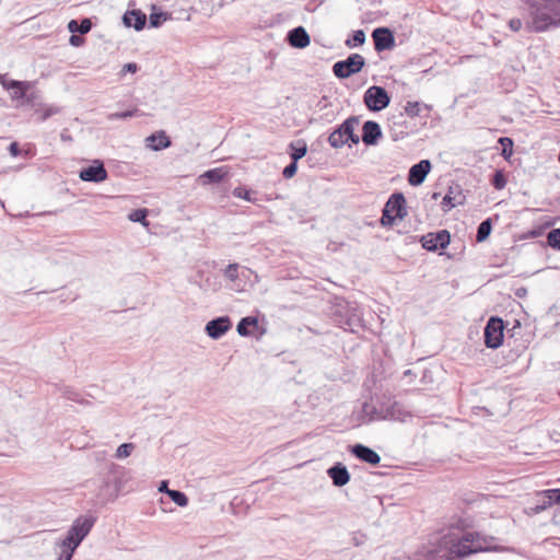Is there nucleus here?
Masks as SVG:
<instances>
[{"mask_svg": "<svg viewBox=\"0 0 560 560\" xmlns=\"http://www.w3.org/2000/svg\"><path fill=\"white\" fill-rule=\"evenodd\" d=\"M365 67V59L360 54H351L346 59L339 60L332 66V73L338 79H348L359 73Z\"/></svg>", "mask_w": 560, "mask_h": 560, "instance_id": "423d86ee", "label": "nucleus"}, {"mask_svg": "<svg viewBox=\"0 0 560 560\" xmlns=\"http://www.w3.org/2000/svg\"><path fill=\"white\" fill-rule=\"evenodd\" d=\"M325 119H326V121H329V122L332 121L335 119V113L332 110L329 113H326Z\"/></svg>", "mask_w": 560, "mask_h": 560, "instance_id": "0e129e2a", "label": "nucleus"}, {"mask_svg": "<svg viewBox=\"0 0 560 560\" xmlns=\"http://www.w3.org/2000/svg\"><path fill=\"white\" fill-rule=\"evenodd\" d=\"M133 450H135L133 443H122L117 447L115 456L117 458L128 457V456H130V454L132 453Z\"/></svg>", "mask_w": 560, "mask_h": 560, "instance_id": "37998d69", "label": "nucleus"}, {"mask_svg": "<svg viewBox=\"0 0 560 560\" xmlns=\"http://www.w3.org/2000/svg\"><path fill=\"white\" fill-rule=\"evenodd\" d=\"M433 372H441V369L439 366H434L433 369H425L422 372V383H432L434 380L431 377V374Z\"/></svg>", "mask_w": 560, "mask_h": 560, "instance_id": "603ef678", "label": "nucleus"}, {"mask_svg": "<svg viewBox=\"0 0 560 560\" xmlns=\"http://www.w3.org/2000/svg\"><path fill=\"white\" fill-rule=\"evenodd\" d=\"M20 106H27L34 108L36 113H39V108L43 107L39 91H36L33 88L28 90L27 95L24 97Z\"/></svg>", "mask_w": 560, "mask_h": 560, "instance_id": "bb28decb", "label": "nucleus"}, {"mask_svg": "<svg viewBox=\"0 0 560 560\" xmlns=\"http://www.w3.org/2000/svg\"><path fill=\"white\" fill-rule=\"evenodd\" d=\"M509 26L513 32H518L523 26V21L518 18L511 19L509 21Z\"/></svg>", "mask_w": 560, "mask_h": 560, "instance_id": "5fc2aeb1", "label": "nucleus"}, {"mask_svg": "<svg viewBox=\"0 0 560 560\" xmlns=\"http://www.w3.org/2000/svg\"><path fill=\"white\" fill-rule=\"evenodd\" d=\"M125 470L121 467L115 466L105 477L107 485L115 486L119 494L124 488Z\"/></svg>", "mask_w": 560, "mask_h": 560, "instance_id": "393cba45", "label": "nucleus"}, {"mask_svg": "<svg viewBox=\"0 0 560 560\" xmlns=\"http://www.w3.org/2000/svg\"><path fill=\"white\" fill-rule=\"evenodd\" d=\"M96 521L97 517L93 514L77 517L67 530L66 536L55 542L54 549L58 555L57 560H72L75 550L90 534Z\"/></svg>", "mask_w": 560, "mask_h": 560, "instance_id": "7ed1b4c3", "label": "nucleus"}, {"mask_svg": "<svg viewBox=\"0 0 560 560\" xmlns=\"http://www.w3.org/2000/svg\"><path fill=\"white\" fill-rule=\"evenodd\" d=\"M491 184L498 190H502L506 186V177L502 170H497L494 172Z\"/></svg>", "mask_w": 560, "mask_h": 560, "instance_id": "c9c22d12", "label": "nucleus"}, {"mask_svg": "<svg viewBox=\"0 0 560 560\" xmlns=\"http://www.w3.org/2000/svg\"><path fill=\"white\" fill-rule=\"evenodd\" d=\"M118 495L117 488L115 486L112 487L107 485V480L104 478L103 483L96 493V503L105 505L113 502Z\"/></svg>", "mask_w": 560, "mask_h": 560, "instance_id": "5701e85b", "label": "nucleus"}, {"mask_svg": "<svg viewBox=\"0 0 560 560\" xmlns=\"http://www.w3.org/2000/svg\"><path fill=\"white\" fill-rule=\"evenodd\" d=\"M138 113V109L135 108V109H130V110H125V112H118V113H113L108 116V118L110 120H114V119H127V118H130V117H133L136 116Z\"/></svg>", "mask_w": 560, "mask_h": 560, "instance_id": "8fccbe9b", "label": "nucleus"}, {"mask_svg": "<svg viewBox=\"0 0 560 560\" xmlns=\"http://www.w3.org/2000/svg\"><path fill=\"white\" fill-rule=\"evenodd\" d=\"M298 172V162L291 161L282 171V176L287 179L292 178Z\"/></svg>", "mask_w": 560, "mask_h": 560, "instance_id": "3c124183", "label": "nucleus"}, {"mask_svg": "<svg viewBox=\"0 0 560 560\" xmlns=\"http://www.w3.org/2000/svg\"><path fill=\"white\" fill-rule=\"evenodd\" d=\"M525 28L541 33L560 25V0H526Z\"/></svg>", "mask_w": 560, "mask_h": 560, "instance_id": "f03ea898", "label": "nucleus"}, {"mask_svg": "<svg viewBox=\"0 0 560 560\" xmlns=\"http://www.w3.org/2000/svg\"><path fill=\"white\" fill-rule=\"evenodd\" d=\"M10 80L7 79V74H0V83L4 88V84L8 83Z\"/></svg>", "mask_w": 560, "mask_h": 560, "instance_id": "338daca9", "label": "nucleus"}, {"mask_svg": "<svg viewBox=\"0 0 560 560\" xmlns=\"http://www.w3.org/2000/svg\"><path fill=\"white\" fill-rule=\"evenodd\" d=\"M389 365H390L389 360L375 361V363L373 365V372H372L373 381L380 382V381L385 380L386 377L383 375V373H384L386 366L390 368Z\"/></svg>", "mask_w": 560, "mask_h": 560, "instance_id": "2f4dec72", "label": "nucleus"}, {"mask_svg": "<svg viewBox=\"0 0 560 560\" xmlns=\"http://www.w3.org/2000/svg\"><path fill=\"white\" fill-rule=\"evenodd\" d=\"M122 23L127 27H133L136 31H141L145 26L147 15L140 10L127 11L122 15Z\"/></svg>", "mask_w": 560, "mask_h": 560, "instance_id": "4be33fe9", "label": "nucleus"}, {"mask_svg": "<svg viewBox=\"0 0 560 560\" xmlns=\"http://www.w3.org/2000/svg\"><path fill=\"white\" fill-rule=\"evenodd\" d=\"M33 88V83L30 81H18L10 80L4 84V89L11 93V98L16 101L19 105L23 102L27 95V91Z\"/></svg>", "mask_w": 560, "mask_h": 560, "instance_id": "aec40b11", "label": "nucleus"}, {"mask_svg": "<svg viewBox=\"0 0 560 560\" xmlns=\"http://www.w3.org/2000/svg\"><path fill=\"white\" fill-rule=\"evenodd\" d=\"M327 475L331 479L332 485L338 488L346 486L351 479V475L347 466L340 462L330 466L327 469Z\"/></svg>", "mask_w": 560, "mask_h": 560, "instance_id": "6ab92c4d", "label": "nucleus"}, {"mask_svg": "<svg viewBox=\"0 0 560 560\" xmlns=\"http://www.w3.org/2000/svg\"><path fill=\"white\" fill-rule=\"evenodd\" d=\"M167 485H168V482L166 480L161 481L160 487H159V491L166 493V490H170Z\"/></svg>", "mask_w": 560, "mask_h": 560, "instance_id": "680f3d73", "label": "nucleus"}, {"mask_svg": "<svg viewBox=\"0 0 560 560\" xmlns=\"http://www.w3.org/2000/svg\"><path fill=\"white\" fill-rule=\"evenodd\" d=\"M60 112H61V107L60 106L49 105V106L45 107L44 110L40 113V115L38 117V120L39 121H45L49 117H51L54 115H57Z\"/></svg>", "mask_w": 560, "mask_h": 560, "instance_id": "c03bdc74", "label": "nucleus"}, {"mask_svg": "<svg viewBox=\"0 0 560 560\" xmlns=\"http://www.w3.org/2000/svg\"><path fill=\"white\" fill-rule=\"evenodd\" d=\"M420 162L413 164L409 170L408 182L411 186H420Z\"/></svg>", "mask_w": 560, "mask_h": 560, "instance_id": "4c0bfd02", "label": "nucleus"}, {"mask_svg": "<svg viewBox=\"0 0 560 560\" xmlns=\"http://www.w3.org/2000/svg\"><path fill=\"white\" fill-rule=\"evenodd\" d=\"M69 43H70V45L78 47L83 43V39L81 37L77 36L75 34H72L69 38Z\"/></svg>", "mask_w": 560, "mask_h": 560, "instance_id": "bf43d9fd", "label": "nucleus"}, {"mask_svg": "<svg viewBox=\"0 0 560 560\" xmlns=\"http://www.w3.org/2000/svg\"><path fill=\"white\" fill-rule=\"evenodd\" d=\"M503 320L499 317H491L485 327V345L491 349L499 348L503 342Z\"/></svg>", "mask_w": 560, "mask_h": 560, "instance_id": "1a4fd4ad", "label": "nucleus"}, {"mask_svg": "<svg viewBox=\"0 0 560 560\" xmlns=\"http://www.w3.org/2000/svg\"><path fill=\"white\" fill-rule=\"evenodd\" d=\"M232 328V320L229 316H219L206 324L205 331L206 334L214 339H220L223 335H225Z\"/></svg>", "mask_w": 560, "mask_h": 560, "instance_id": "ddd939ff", "label": "nucleus"}, {"mask_svg": "<svg viewBox=\"0 0 560 560\" xmlns=\"http://www.w3.org/2000/svg\"><path fill=\"white\" fill-rule=\"evenodd\" d=\"M431 171V163L429 160H422V183L424 182L427 175Z\"/></svg>", "mask_w": 560, "mask_h": 560, "instance_id": "4d7b16f0", "label": "nucleus"}, {"mask_svg": "<svg viewBox=\"0 0 560 560\" xmlns=\"http://www.w3.org/2000/svg\"><path fill=\"white\" fill-rule=\"evenodd\" d=\"M331 318L335 324L346 331L358 334L363 328L362 314L359 307L346 301L334 306Z\"/></svg>", "mask_w": 560, "mask_h": 560, "instance_id": "20e7f679", "label": "nucleus"}, {"mask_svg": "<svg viewBox=\"0 0 560 560\" xmlns=\"http://www.w3.org/2000/svg\"><path fill=\"white\" fill-rule=\"evenodd\" d=\"M499 143L502 145V156L509 159L513 153V140L509 137H501Z\"/></svg>", "mask_w": 560, "mask_h": 560, "instance_id": "58836bf2", "label": "nucleus"}, {"mask_svg": "<svg viewBox=\"0 0 560 560\" xmlns=\"http://www.w3.org/2000/svg\"><path fill=\"white\" fill-rule=\"evenodd\" d=\"M465 197L459 192L457 196H452V191L446 194L442 200V207L445 211L451 210L457 205H462L464 202Z\"/></svg>", "mask_w": 560, "mask_h": 560, "instance_id": "7c9ffc66", "label": "nucleus"}, {"mask_svg": "<svg viewBox=\"0 0 560 560\" xmlns=\"http://www.w3.org/2000/svg\"><path fill=\"white\" fill-rule=\"evenodd\" d=\"M317 106L320 110L326 109L330 106L328 103V98L326 96H323L322 100L318 102Z\"/></svg>", "mask_w": 560, "mask_h": 560, "instance_id": "052dcab7", "label": "nucleus"}, {"mask_svg": "<svg viewBox=\"0 0 560 560\" xmlns=\"http://www.w3.org/2000/svg\"><path fill=\"white\" fill-rule=\"evenodd\" d=\"M542 494L548 499V501L540 506V509H546L547 505H551L552 503L560 504V489L545 490Z\"/></svg>", "mask_w": 560, "mask_h": 560, "instance_id": "e433bc0d", "label": "nucleus"}, {"mask_svg": "<svg viewBox=\"0 0 560 560\" xmlns=\"http://www.w3.org/2000/svg\"><path fill=\"white\" fill-rule=\"evenodd\" d=\"M108 173L101 160H94L93 163L79 171V178L88 183H102L106 180Z\"/></svg>", "mask_w": 560, "mask_h": 560, "instance_id": "9d476101", "label": "nucleus"}, {"mask_svg": "<svg viewBox=\"0 0 560 560\" xmlns=\"http://www.w3.org/2000/svg\"><path fill=\"white\" fill-rule=\"evenodd\" d=\"M260 329L258 318L255 316H246L241 318L236 326V331L242 337H250L256 336L259 339L261 336L266 334L265 329Z\"/></svg>", "mask_w": 560, "mask_h": 560, "instance_id": "dca6fc26", "label": "nucleus"}, {"mask_svg": "<svg viewBox=\"0 0 560 560\" xmlns=\"http://www.w3.org/2000/svg\"><path fill=\"white\" fill-rule=\"evenodd\" d=\"M145 142L147 147L153 151L167 149L172 144L171 138L164 130L151 133L149 137H147Z\"/></svg>", "mask_w": 560, "mask_h": 560, "instance_id": "412c9836", "label": "nucleus"}, {"mask_svg": "<svg viewBox=\"0 0 560 560\" xmlns=\"http://www.w3.org/2000/svg\"><path fill=\"white\" fill-rule=\"evenodd\" d=\"M285 40L292 48L304 49L310 45L311 37L305 27L296 26L288 32Z\"/></svg>", "mask_w": 560, "mask_h": 560, "instance_id": "a211bd4d", "label": "nucleus"}, {"mask_svg": "<svg viewBox=\"0 0 560 560\" xmlns=\"http://www.w3.org/2000/svg\"><path fill=\"white\" fill-rule=\"evenodd\" d=\"M366 39L365 33L363 30L353 31L351 36L346 39L345 44L349 48L359 47L364 45Z\"/></svg>", "mask_w": 560, "mask_h": 560, "instance_id": "c756f323", "label": "nucleus"}, {"mask_svg": "<svg viewBox=\"0 0 560 560\" xmlns=\"http://www.w3.org/2000/svg\"><path fill=\"white\" fill-rule=\"evenodd\" d=\"M228 175V171L224 167H215L206 171L202 173L198 180L202 185H211V184H219L224 179V177Z\"/></svg>", "mask_w": 560, "mask_h": 560, "instance_id": "b1692460", "label": "nucleus"}, {"mask_svg": "<svg viewBox=\"0 0 560 560\" xmlns=\"http://www.w3.org/2000/svg\"><path fill=\"white\" fill-rule=\"evenodd\" d=\"M366 540H368V536L363 532L355 530L352 533L351 541H352L353 546L361 547L366 542Z\"/></svg>", "mask_w": 560, "mask_h": 560, "instance_id": "09e8293b", "label": "nucleus"}, {"mask_svg": "<svg viewBox=\"0 0 560 560\" xmlns=\"http://www.w3.org/2000/svg\"><path fill=\"white\" fill-rule=\"evenodd\" d=\"M360 122L359 116H350L328 136V143L334 149H340L348 144V135L350 130H354Z\"/></svg>", "mask_w": 560, "mask_h": 560, "instance_id": "6e6552de", "label": "nucleus"}, {"mask_svg": "<svg viewBox=\"0 0 560 560\" xmlns=\"http://www.w3.org/2000/svg\"><path fill=\"white\" fill-rule=\"evenodd\" d=\"M491 231H492V221L489 218L479 224V226L477 229L476 241L479 243L485 242L489 237Z\"/></svg>", "mask_w": 560, "mask_h": 560, "instance_id": "c85d7f7f", "label": "nucleus"}, {"mask_svg": "<svg viewBox=\"0 0 560 560\" xmlns=\"http://www.w3.org/2000/svg\"><path fill=\"white\" fill-rule=\"evenodd\" d=\"M399 221V218L396 214H390L388 210H382V217L380 219V223L382 226H393Z\"/></svg>", "mask_w": 560, "mask_h": 560, "instance_id": "ea45409f", "label": "nucleus"}, {"mask_svg": "<svg viewBox=\"0 0 560 560\" xmlns=\"http://www.w3.org/2000/svg\"><path fill=\"white\" fill-rule=\"evenodd\" d=\"M383 137L382 128L374 120H366L362 126V142L366 147L376 145Z\"/></svg>", "mask_w": 560, "mask_h": 560, "instance_id": "f3484780", "label": "nucleus"}, {"mask_svg": "<svg viewBox=\"0 0 560 560\" xmlns=\"http://www.w3.org/2000/svg\"><path fill=\"white\" fill-rule=\"evenodd\" d=\"M451 242L450 232L446 230H441L435 233H428L427 235H422V248H425L430 252H436L439 249H444Z\"/></svg>", "mask_w": 560, "mask_h": 560, "instance_id": "f8f14e48", "label": "nucleus"}, {"mask_svg": "<svg viewBox=\"0 0 560 560\" xmlns=\"http://www.w3.org/2000/svg\"><path fill=\"white\" fill-rule=\"evenodd\" d=\"M252 195H253V191L250 189H247L242 186H238V187L234 188V190H233L234 197L244 199L249 202H255V199L252 197Z\"/></svg>", "mask_w": 560, "mask_h": 560, "instance_id": "79ce46f5", "label": "nucleus"}, {"mask_svg": "<svg viewBox=\"0 0 560 560\" xmlns=\"http://www.w3.org/2000/svg\"><path fill=\"white\" fill-rule=\"evenodd\" d=\"M494 537L477 532L465 533L460 538L451 535L436 537L430 547L422 549V560H459L472 553L491 550Z\"/></svg>", "mask_w": 560, "mask_h": 560, "instance_id": "f257e3e1", "label": "nucleus"}, {"mask_svg": "<svg viewBox=\"0 0 560 560\" xmlns=\"http://www.w3.org/2000/svg\"><path fill=\"white\" fill-rule=\"evenodd\" d=\"M92 22L89 18H84V19H81V20H71L69 23H68V30L70 33L72 34H80V35H84L86 33H89L92 28Z\"/></svg>", "mask_w": 560, "mask_h": 560, "instance_id": "a878e982", "label": "nucleus"}, {"mask_svg": "<svg viewBox=\"0 0 560 560\" xmlns=\"http://www.w3.org/2000/svg\"><path fill=\"white\" fill-rule=\"evenodd\" d=\"M63 397L69 399V400H72V401H75V402H79L81 405H88L89 401L81 398V395L73 388H70V387H66L63 389Z\"/></svg>", "mask_w": 560, "mask_h": 560, "instance_id": "a19ab883", "label": "nucleus"}, {"mask_svg": "<svg viewBox=\"0 0 560 560\" xmlns=\"http://www.w3.org/2000/svg\"><path fill=\"white\" fill-rule=\"evenodd\" d=\"M383 209L388 210L390 214H396L399 218V221L404 220L408 214L405 195L400 191L393 192L385 202Z\"/></svg>", "mask_w": 560, "mask_h": 560, "instance_id": "2eb2a0df", "label": "nucleus"}, {"mask_svg": "<svg viewBox=\"0 0 560 560\" xmlns=\"http://www.w3.org/2000/svg\"><path fill=\"white\" fill-rule=\"evenodd\" d=\"M61 137V140L62 141H71L72 140V137L70 135L67 133V130H65L63 132H61L60 135Z\"/></svg>", "mask_w": 560, "mask_h": 560, "instance_id": "e2e57ef3", "label": "nucleus"}, {"mask_svg": "<svg viewBox=\"0 0 560 560\" xmlns=\"http://www.w3.org/2000/svg\"><path fill=\"white\" fill-rule=\"evenodd\" d=\"M547 245L553 249L560 250V228L548 232Z\"/></svg>", "mask_w": 560, "mask_h": 560, "instance_id": "f704fd0d", "label": "nucleus"}, {"mask_svg": "<svg viewBox=\"0 0 560 560\" xmlns=\"http://www.w3.org/2000/svg\"><path fill=\"white\" fill-rule=\"evenodd\" d=\"M409 375H412L411 370H406V371L404 372V376H409ZM413 376H416V374H413Z\"/></svg>", "mask_w": 560, "mask_h": 560, "instance_id": "774afa93", "label": "nucleus"}, {"mask_svg": "<svg viewBox=\"0 0 560 560\" xmlns=\"http://www.w3.org/2000/svg\"><path fill=\"white\" fill-rule=\"evenodd\" d=\"M171 500L178 506L184 508L188 504V497L180 490H166Z\"/></svg>", "mask_w": 560, "mask_h": 560, "instance_id": "72a5a7b5", "label": "nucleus"}, {"mask_svg": "<svg viewBox=\"0 0 560 560\" xmlns=\"http://www.w3.org/2000/svg\"><path fill=\"white\" fill-rule=\"evenodd\" d=\"M405 112L410 117H416L420 115V102H408L405 106Z\"/></svg>", "mask_w": 560, "mask_h": 560, "instance_id": "de8ad7c7", "label": "nucleus"}, {"mask_svg": "<svg viewBox=\"0 0 560 560\" xmlns=\"http://www.w3.org/2000/svg\"><path fill=\"white\" fill-rule=\"evenodd\" d=\"M139 67L136 62H128L124 65L120 74L124 75L126 73H136L138 71Z\"/></svg>", "mask_w": 560, "mask_h": 560, "instance_id": "864d4df0", "label": "nucleus"}, {"mask_svg": "<svg viewBox=\"0 0 560 560\" xmlns=\"http://www.w3.org/2000/svg\"><path fill=\"white\" fill-rule=\"evenodd\" d=\"M363 412L370 416L371 420L393 419L406 422L408 419H411L413 417L410 411L406 410L404 406L397 401H389L388 406H381L378 408L374 405V401L372 400L371 404L365 402L363 405Z\"/></svg>", "mask_w": 560, "mask_h": 560, "instance_id": "39448f33", "label": "nucleus"}, {"mask_svg": "<svg viewBox=\"0 0 560 560\" xmlns=\"http://www.w3.org/2000/svg\"><path fill=\"white\" fill-rule=\"evenodd\" d=\"M363 101L369 110L381 112L389 105L390 95L385 88L372 85L364 92Z\"/></svg>", "mask_w": 560, "mask_h": 560, "instance_id": "0eeeda50", "label": "nucleus"}, {"mask_svg": "<svg viewBox=\"0 0 560 560\" xmlns=\"http://www.w3.org/2000/svg\"><path fill=\"white\" fill-rule=\"evenodd\" d=\"M238 264L233 262L229 264L224 270V276L231 280L235 281L238 278Z\"/></svg>", "mask_w": 560, "mask_h": 560, "instance_id": "49530a36", "label": "nucleus"}, {"mask_svg": "<svg viewBox=\"0 0 560 560\" xmlns=\"http://www.w3.org/2000/svg\"><path fill=\"white\" fill-rule=\"evenodd\" d=\"M166 13L160 12V13H151L149 18L150 26L151 27H159L162 25L164 21H166Z\"/></svg>", "mask_w": 560, "mask_h": 560, "instance_id": "a18cd8bd", "label": "nucleus"}, {"mask_svg": "<svg viewBox=\"0 0 560 560\" xmlns=\"http://www.w3.org/2000/svg\"><path fill=\"white\" fill-rule=\"evenodd\" d=\"M148 214H149L148 209L141 208V209L132 210L129 213L128 218L132 222H138V223H141L144 226H148L149 225V221L147 220Z\"/></svg>", "mask_w": 560, "mask_h": 560, "instance_id": "473e14b6", "label": "nucleus"}, {"mask_svg": "<svg viewBox=\"0 0 560 560\" xmlns=\"http://www.w3.org/2000/svg\"><path fill=\"white\" fill-rule=\"evenodd\" d=\"M349 452L355 458L371 466H377L381 463V456L378 453L364 444L355 443L350 445Z\"/></svg>", "mask_w": 560, "mask_h": 560, "instance_id": "4468645a", "label": "nucleus"}, {"mask_svg": "<svg viewBox=\"0 0 560 560\" xmlns=\"http://www.w3.org/2000/svg\"><path fill=\"white\" fill-rule=\"evenodd\" d=\"M360 140H362V139L354 132V130H350V132L348 135L349 145L359 144Z\"/></svg>", "mask_w": 560, "mask_h": 560, "instance_id": "13d9d810", "label": "nucleus"}, {"mask_svg": "<svg viewBox=\"0 0 560 560\" xmlns=\"http://www.w3.org/2000/svg\"><path fill=\"white\" fill-rule=\"evenodd\" d=\"M289 149L290 159L291 161L294 162H299V160L304 158L307 152L306 142L303 140H299L298 142H291Z\"/></svg>", "mask_w": 560, "mask_h": 560, "instance_id": "cd10ccee", "label": "nucleus"}, {"mask_svg": "<svg viewBox=\"0 0 560 560\" xmlns=\"http://www.w3.org/2000/svg\"><path fill=\"white\" fill-rule=\"evenodd\" d=\"M372 38L374 42V49L376 52L390 50L396 45L394 32L385 26L376 27L375 30H373Z\"/></svg>", "mask_w": 560, "mask_h": 560, "instance_id": "9b49d317", "label": "nucleus"}, {"mask_svg": "<svg viewBox=\"0 0 560 560\" xmlns=\"http://www.w3.org/2000/svg\"><path fill=\"white\" fill-rule=\"evenodd\" d=\"M8 150L13 158H16L21 154L20 145L15 141L10 143Z\"/></svg>", "mask_w": 560, "mask_h": 560, "instance_id": "6e6d98bb", "label": "nucleus"}, {"mask_svg": "<svg viewBox=\"0 0 560 560\" xmlns=\"http://www.w3.org/2000/svg\"><path fill=\"white\" fill-rule=\"evenodd\" d=\"M518 298H523L525 296L526 294V289L525 288H520L516 290V293H515Z\"/></svg>", "mask_w": 560, "mask_h": 560, "instance_id": "69168bd1", "label": "nucleus"}]
</instances>
